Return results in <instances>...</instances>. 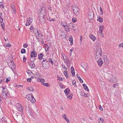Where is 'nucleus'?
Returning <instances> with one entry per match:
<instances>
[{
  "label": "nucleus",
  "mask_w": 123,
  "mask_h": 123,
  "mask_svg": "<svg viewBox=\"0 0 123 123\" xmlns=\"http://www.w3.org/2000/svg\"><path fill=\"white\" fill-rule=\"evenodd\" d=\"M98 47L96 48V54L95 56L96 59H97L102 55V50L100 46V45L98 44Z\"/></svg>",
  "instance_id": "nucleus-1"
},
{
  "label": "nucleus",
  "mask_w": 123,
  "mask_h": 123,
  "mask_svg": "<svg viewBox=\"0 0 123 123\" xmlns=\"http://www.w3.org/2000/svg\"><path fill=\"white\" fill-rule=\"evenodd\" d=\"M13 116L15 119L16 120L18 123H20L22 120L23 116L20 113H18V114L14 113Z\"/></svg>",
  "instance_id": "nucleus-2"
},
{
  "label": "nucleus",
  "mask_w": 123,
  "mask_h": 123,
  "mask_svg": "<svg viewBox=\"0 0 123 123\" xmlns=\"http://www.w3.org/2000/svg\"><path fill=\"white\" fill-rule=\"evenodd\" d=\"M33 31L37 39H38L39 38V37H42L43 36L42 34H40V32H39V31L38 29L36 28H33Z\"/></svg>",
  "instance_id": "nucleus-3"
},
{
  "label": "nucleus",
  "mask_w": 123,
  "mask_h": 123,
  "mask_svg": "<svg viewBox=\"0 0 123 123\" xmlns=\"http://www.w3.org/2000/svg\"><path fill=\"white\" fill-rule=\"evenodd\" d=\"M26 98L29 100L32 103H34L36 102V100L32 95L28 94L26 95Z\"/></svg>",
  "instance_id": "nucleus-4"
},
{
  "label": "nucleus",
  "mask_w": 123,
  "mask_h": 123,
  "mask_svg": "<svg viewBox=\"0 0 123 123\" xmlns=\"http://www.w3.org/2000/svg\"><path fill=\"white\" fill-rule=\"evenodd\" d=\"M43 10L44 8H40L39 10V11L40 12L38 14L39 15V20L41 21V20H42V19H43L44 18V15L43 14H42L41 13V12Z\"/></svg>",
  "instance_id": "nucleus-5"
},
{
  "label": "nucleus",
  "mask_w": 123,
  "mask_h": 123,
  "mask_svg": "<svg viewBox=\"0 0 123 123\" xmlns=\"http://www.w3.org/2000/svg\"><path fill=\"white\" fill-rule=\"evenodd\" d=\"M108 76L111 78H110V80L111 82H113L115 83L117 82V79H116L115 77L114 76H112L110 74H109Z\"/></svg>",
  "instance_id": "nucleus-6"
},
{
  "label": "nucleus",
  "mask_w": 123,
  "mask_h": 123,
  "mask_svg": "<svg viewBox=\"0 0 123 123\" xmlns=\"http://www.w3.org/2000/svg\"><path fill=\"white\" fill-rule=\"evenodd\" d=\"M15 106L17 109L21 113L23 112V108L21 106V105L19 103H17L15 105Z\"/></svg>",
  "instance_id": "nucleus-7"
},
{
  "label": "nucleus",
  "mask_w": 123,
  "mask_h": 123,
  "mask_svg": "<svg viewBox=\"0 0 123 123\" xmlns=\"http://www.w3.org/2000/svg\"><path fill=\"white\" fill-rule=\"evenodd\" d=\"M88 14V18L89 19H91L93 18L94 12L92 11H89Z\"/></svg>",
  "instance_id": "nucleus-8"
},
{
  "label": "nucleus",
  "mask_w": 123,
  "mask_h": 123,
  "mask_svg": "<svg viewBox=\"0 0 123 123\" xmlns=\"http://www.w3.org/2000/svg\"><path fill=\"white\" fill-rule=\"evenodd\" d=\"M74 12L77 15H78L79 14V9L77 6L75 7L73 10Z\"/></svg>",
  "instance_id": "nucleus-9"
},
{
  "label": "nucleus",
  "mask_w": 123,
  "mask_h": 123,
  "mask_svg": "<svg viewBox=\"0 0 123 123\" xmlns=\"http://www.w3.org/2000/svg\"><path fill=\"white\" fill-rule=\"evenodd\" d=\"M98 63L99 66L101 67L103 63V62L102 59L100 58L99 59L98 61Z\"/></svg>",
  "instance_id": "nucleus-10"
},
{
  "label": "nucleus",
  "mask_w": 123,
  "mask_h": 123,
  "mask_svg": "<svg viewBox=\"0 0 123 123\" xmlns=\"http://www.w3.org/2000/svg\"><path fill=\"white\" fill-rule=\"evenodd\" d=\"M37 55V53L36 52L34 51H32L31 53V58L33 57H36Z\"/></svg>",
  "instance_id": "nucleus-11"
},
{
  "label": "nucleus",
  "mask_w": 123,
  "mask_h": 123,
  "mask_svg": "<svg viewBox=\"0 0 123 123\" xmlns=\"http://www.w3.org/2000/svg\"><path fill=\"white\" fill-rule=\"evenodd\" d=\"M103 58L105 62L107 63L109 62V61L107 58V56L106 55H104L103 56Z\"/></svg>",
  "instance_id": "nucleus-12"
},
{
  "label": "nucleus",
  "mask_w": 123,
  "mask_h": 123,
  "mask_svg": "<svg viewBox=\"0 0 123 123\" xmlns=\"http://www.w3.org/2000/svg\"><path fill=\"white\" fill-rule=\"evenodd\" d=\"M30 60L31 62V66H30V67L31 68H34L35 67V64L33 63V62H35L34 60L32 61V60L31 59H30Z\"/></svg>",
  "instance_id": "nucleus-13"
},
{
  "label": "nucleus",
  "mask_w": 123,
  "mask_h": 123,
  "mask_svg": "<svg viewBox=\"0 0 123 123\" xmlns=\"http://www.w3.org/2000/svg\"><path fill=\"white\" fill-rule=\"evenodd\" d=\"M10 62H11L10 63H8V66H9V67H10L11 68H12V69L15 68V67L14 66H13V63H12V61L11 60Z\"/></svg>",
  "instance_id": "nucleus-14"
},
{
  "label": "nucleus",
  "mask_w": 123,
  "mask_h": 123,
  "mask_svg": "<svg viewBox=\"0 0 123 123\" xmlns=\"http://www.w3.org/2000/svg\"><path fill=\"white\" fill-rule=\"evenodd\" d=\"M89 37L90 38L92 39L93 41H94L96 39V37L92 34H90Z\"/></svg>",
  "instance_id": "nucleus-15"
},
{
  "label": "nucleus",
  "mask_w": 123,
  "mask_h": 123,
  "mask_svg": "<svg viewBox=\"0 0 123 123\" xmlns=\"http://www.w3.org/2000/svg\"><path fill=\"white\" fill-rule=\"evenodd\" d=\"M71 69V73L72 76H74L75 75V73L74 68L73 67H72Z\"/></svg>",
  "instance_id": "nucleus-16"
},
{
  "label": "nucleus",
  "mask_w": 123,
  "mask_h": 123,
  "mask_svg": "<svg viewBox=\"0 0 123 123\" xmlns=\"http://www.w3.org/2000/svg\"><path fill=\"white\" fill-rule=\"evenodd\" d=\"M2 95L3 96V97L4 98H6L7 96V94L4 92H3V91H2Z\"/></svg>",
  "instance_id": "nucleus-17"
},
{
  "label": "nucleus",
  "mask_w": 123,
  "mask_h": 123,
  "mask_svg": "<svg viewBox=\"0 0 123 123\" xmlns=\"http://www.w3.org/2000/svg\"><path fill=\"white\" fill-rule=\"evenodd\" d=\"M98 21L100 23H102L103 21V19L102 18L100 17V16H98V18L97 19Z\"/></svg>",
  "instance_id": "nucleus-18"
},
{
  "label": "nucleus",
  "mask_w": 123,
  "mask_h": 123,
  "mask_svg": "<svg viewBox=\"0 0 123 123\" xmlns=\"http://www.w3.org/2000/svg\"><path fill=\"white\" fill-rule=\"evenodd\" d=\"M69 41L70 42V44L72 45L73 44V39L72 37L71 36H70L69 38Z\"/></svg>",
  "instance_id": "nucleus-19"
},
{
  "label": "nucleus",
  "mask_w": 123,
  "mask_h": 123,
  "mask_svg": "<svg viewBox=\"0 0 123 123\" xmlns=\"http://www.w3.org/2000/svg\"><path fill=\"white\" fill-rule=\"evenodd\" d=\"M11 7L14 13H15V6L13 4H12L11 6Z\"/></svg>",
  "instance_id": "nucleus-20"
},
{
  "label": "nucleus",
  "mask_w": 123,
  "mask_h": 123,
  "mask_svg": "<svg viewBox=\"0 0 123 123\" xmlns=\"http://www.w3.org/2000/svg\"><path fill=\"white\" fill-rule=\"evenodd\" d=\"M83 86L85 90H86L87 91H89V89L86 85L83 84Z\"/></svg>",
  "instance_id": "nucleus-21"
},
{
  "label": "nucleus",
  "mask_w": 123,
  "mask_h": 123,
  "mask_svg": "<svg viewBox=\"0 0 123 123\" xmlns=\"http://www.w3.org/2000/svg\"><path fill=\"white\" fill-rule=\"evenodd\" d=\"M70 90L68 88H67L64 90V92L66 95L69 93L70 92Z\"/></svg>",
  "instance_id": "nucleus-22"
},
{
  "label": "nucleus",
  "mask_w": 123,
  "mask_h": 123,
  "mask_svg": "<svg viewBox=\"0 0 123 123\" xmlns=\"http://www.w3.org/2000/svg\"><path fill=\"white\" fill-rule=\"evenodd\" d=\"M37 80L38 81H39L40 82H44L45 81V80L43 79L42 78H38L37 79Z\"/></svg>",
  "instance_id": "nucleus-23"
},
{
  "label": "nucleus",
  "mask_w": 123,
  "mask_h": 123,
  "mask_svg": "<svg viewBox=\"0 0 123 123\" xmlns=\"http://www.w3.org/2000/svg\"><path fill=\"white\" fill-rule=\"evenodd\" d=\"M104 121V119L102 118H100L98 120L99 123H103Z\"/></svg>",
  "instance_id": "nucleus-24"
},
{
  "label": "nucleus",
  "mask_w": 123,
  "mask_h": 123,
  "mask_svg": "<svg viewBox=\"0 0 123 123\" xmlns=\"http://www.w3.org/2000/svg\"><path fill=\"white\" fill-rule=\"evenodd\" d=\"M43 55L42 53H40L38 55V57L39 59L41 60L42 59L43 57Z\"/></svg>",
  "instance_id": "nucleus-25"
},
{
  "label": "nucleus",
  "mask_w": 123,
  "mask_h": 123,
  "mask_svg": "<svg viewBox=\"0 0 123 123\" xmlns=\"http://www.w3.org/2000/svg\"><path fill=\"white\" fill-rule=\"evenodd\" d=\"M27 89L28 90L31 92H32L34 91L33 88L31 87L27 88Z\"/></svg>",
  "instance_id": "nucleus-26"
},
{
  "label": "nucleus",
  "mask_w": 123,
  "mask_h": 123,
  "mask_svg": "<svg viewBox=\"0 0 123 123\" xmlns=\"http://www.w3.org/2000/svg\"><path fill=\"white\" fill-rule=\"evenodd\" d=\"M61 24L62 26L65 27L66 26L67 23L63 21L62 22Z\"/></svg>",
  "instance_id": "nucleus-27"
},
{
  "label": "nucleus",
  "mask_w": 123,
  "mask_h": 123,
  "mask_svg": "<svg viewBox=\"0 0 123 123\" xmlns=\"http://www.w3.org/2000/svg\"><path fill=\"white\" fill-rule=\"evenodd\" d=\"M64 75H65L66 78H68V72L66 70L64 72Z\"/></svg>",
  "instance_id": "nucleus-28"
},
{
  "label": "nucleus",
  "mask_w": 123,
  "mask_h": 123,
  "mask_svg": "<svg viewBox=\"0 0 123 123\" xmlns=\"http://www.w3.org/2000/svg\"><path fill=\"white\" fill-rule=\"evenodd\" d=\"M1 26L3 30L5 31V30L4 29L5 24L4 23L2 22H1Z\"/></svg>",
  "instance_id": "nucleus-29"
},
{
  "label": "nucleus",
  "mask_w": 123,
  "mask_h": 123,
  "mask_svg": "<svg viewBox=\"0 0 123 123\" xmlns=\"http://www.w3.org/2000/svg\"><path fill=\"white\" fill-rule=\"evenodd\" d=\"M63 57L64 59V62L66 63H67L68 61V60L67 57L66 56L65 59L64 58V57Z\"/></svg>",
  "instance_id": "nucleus-30"
},
{
  "label": "nucleus",
  "mask_w": 123,
  "mask_h": 123,
  "mask_svg": "<svg viewBox=\"0 0 123 123\" xmlns=\"http://www.w3.org/2000/svg\"><path fill=\"white\" fill-rule=\"evenodd\" d=\"M43 83V85L49 87L50 86V85L48 83Z\"/></svg>",
  "instance_id": "nucleus-31"
},
{
  "label": "nucleus",
  "mask_w": 123,
  "mask_h": 123,
  "mask_svg": "<svg viewBox=\"0 0 123 123\" xmlns=\"http://www.w3.org/2000/svg\"><path fill=\"white\" fill-rule=\"evenodd\" d=\"M73 96V94H72L69 95L67 96V97L70 99H71L72 98V97Z\"/></svg>",
  "instance_id": "nucleus-32"
},
{
  "label": "nucleus",
  "mask_w": 123,
  "mask_h": 123,
  "mask_svg": "<svg viewBox=\"0 0 123 123\" xmlns=\"http://www.w3.org/2000/svg\"><path fill=\"white\" fill-rule=\"evenodd\" d=\"M26 52L25 49H23L21 50V54H24Z\"/></svg>",
  "instance_id": "nucleus-33"
},
{
  "label": "nucleus",
  "mask_w": 123,
  "mask_h": 123,
  "mask_svg": "<svg viewBox=\"0 0 123 123\" xmlns=\"http://www.w3.org/2000/svg\"><path fill=\"white\" fill-rule=\"evenodd\" d=\"M76 81L75 80H73L72 82V84L73 85H75L74 86L75 87H76L77 86L76 85Z\"/></svg>",
  "instance_id": "nucleus-34"
},
{
  "label": "nucleus",
  "mask_w": 123,
  "mask_h": 123,
  "mask_svg": "<svg viewBox=\"0 0 123 123\" xmlns=\"http://www.w3.org/2000/svg\"><path fill=\"white\" fill-rule=\"evenodd\" d=\"M27 20H28V21H29L30 23H31L33 21V19H32L31 18H29Z\"/></svg>",
  "instance_id": "nucleus-35"
},
{
  "label": "nucleus",
  "mask_w": 123,
  "mask_h": 123,
  "mask_svg": "<svg viewBox=\"0 0 123 123\" xmlns=\"http://www.w3.org/2000/svg\"><path fill=\"white\" fill-rule=\"evenodd\" d=\"M49 47L48 46H47L45 47V50L47 52V51L49 50Z\"/></svg>",
  "instance_id": "nucleus-36"
},
{
  "label": "nucleus",
  "mask_w": 123,
  "mask_h": 123,
  "mask_svg": "<svg viewBox=\"0 0 123 123\" xmlns=\"http://www.w3.org/2000/svg\"><path fill=\"white\" fill-rule=\"evenodd\" d=\"M72 20L73 22H75L76 21V19L74 17H73L72 18Z\"/></svg>",
  "instance_id": "nucleus-37"
},
{
  "label": "nucleus",
  "mask_w": 123,
  "mask_h": 123,
  "mask_svg": "<svg viewBox=\"0 0 123 123\" xmlns=\"http://www.w3.org/2000/svg\"><path fill=\"white\" fill-rule=\"evenodd\" d=\"M78 80H79L80 82L81 83H83V81L80 77H79V78H78Z\"/></svg>",
  "instance_id": "nucleus-38"
},
{
  "label": "nucleus",
  "mask_w": 123,
  "mask_h": 123,
  "mask_svg": "<svg viewBox=\"0 0 123 123\" xmlns=\"http://www.w3.org/2000/svg\"><path fill=\"white\" fill-rule=\"evenodd\" d=\"M49 60L50 62H51V64L52 65L53 64V62L51 58H49Z\"/></svg>",
  "instance_id": "nucleus-39"
},
{
  "label": "nucleus",
  "mask_w": 123,
  "mask_h": 123,
  "mask_svg": "<svg viewBox=\"0 0 123 123\" xmlns=\"http://www.w3.org/2000/svg\"><path fill=\"white\" fill-rule=\"evenodd\" d=\"M31 23H30L27 20V21L26 22V23L25 25L26 26H28Z\"/></svg>",
  "instance_id": "nucleus-40"
},
{
  "label": "nucleus",
  "mask_w": 123,
  "mask_h": 123,
  "mask_svg": "<svg viewBox=\"0 0 123 123\" xmlns=\"http://www.w3.org/2000/svg\"><path fill=\"white\" fill-rule=\"evenodd\" d=\"M62 67L63 69L65 70H67V68L63 64H62Z\"/></svg>",
  "instance_id": "nucleus-41"
},
{
  "label": "nucleus",
  "mask_w": 123,
  "mask_h": 123,
  "mask_svg": "<svg viewBox=\"0 0 123 123\" xmlns=\"http://www.w3.org/2000/svg\"><path fill=\"white\" fill-rule=\"evenodd\" d=\"M28 46L27 43H26L24 44L23 47L24 48H26Z\"/></svg>",
  "instance_id": "nucleus-42"
},
{
  "label": "nucleus",
  "mask_w": 123,
  "mask_h": 123,
  "mask_svg": "<svg viewBox=\"0 0 123 123\" xmlns=\"http://www.w3.org/2000/svg\"><path fill=\"white\" fill-rule=\"evenodd\" d=\"M71 23H69L68 24V25H67V27L69 28H71V26H72V25L70 24Z\"/></svg>",
  "instance_id": "nucleus-43"
},
{
  "label": "nucleus",
  "mask_w": 123,
  "mask_h": 123,
  "mask_svg": "<svg viewBox=\"0 0 123 123\" xmlns=\"http://www.w3.org/2000/svg\"><path fill=\"white\" fill-rule=\"evenodd\" d=\"M64 119L68 123H70V121H69V120L67 117L65 118Z\"/></svg>",
  "instance_id": "nucleus-44"
},
{
  "label": "nucleus",
  "mask_w": 123,
  "mask_h": 123,
  "mask_svg": "<svg viewBox=\"0 0 123 123\" xmlns=\"http://www.w3.org/2000/svg\"><path fill=\"white\" fill-rule=\"evenodd\" d=\"M100 12H101V14L102 15L103 14V10H102V9L101 7H100Z\"/></svg>",
  "instance_id": "nucleus-45"
},
{
  "label": "nucleus",
  "mask_w": 123,
  "mask_h": 123,
  "mask_svg": "<svg viewBox=\"0 0 123 123\" xmlns=\"http://www.w3.org/2000/svg\"><path fill=\"white\" fill-rule=\"evenodd\" d=\"M62 116L63 118H66V115L65 114H64L62 115Z\"/></svg>",
  "instance_id": "nucleus-46"
},
{
  "label": "nucleus",
  "mask_w": 123,
  "mask_h": 123,
  "mask_svg": "<svg viewBox=\"0 0 123 123\" xmlns=\"http://www.w3.org/2000/svg\"><path fill=\"white\" fill-rule=\"evenodd\" d=\"M99 109L101 111H102L103 110V109L102 108V107L101 106V105H99Z\"/></svg>",
  "instance_id": "nucleus-47"
},
{
  "label": "nucleus",
  "mask_w": 123,
  "mask_h": 123,
  "mask_svg": "<svg viewBox=\"0 0 123 123\" xmlns=\"http://www.w3.org/2000/svg\"><path fill=\"white\" fill-rule=\"evenodd\" d=\"M45 60H43L42 62V64L43 65L45 66Z\"/></svg>",
  "instance_id": "nucleus-48"
},
{
  "label": "nucleus",
  "mask_w": 123,
  "mask_h": 123,
  "mask_svg": "<svg viewBox=\"0 0 123 123\" xmlns=\"http://www.w3.org/2000/svg\"><path fill=\"white\" fill-rule=\"evenodd\" d=\"M27 80L28 82H30L31 81V78H28L27 79Z\"/></svg>",
  "instance_id": "nucleus-49"
},
{
  "label": "nucleus",
  "mask_w": 123,
  "mask_h": 123,
  "mask_svg": "<svg viewBox=\"0 0 123 123\" xmlns=\"http://www.w3.org/2000/svg\"><path fill=\"white\" fill-rule=\"evenodd\" d=\"M23 61L24 62H25L26 60V58H25V56H24L23 57Z\"/></svg>",
  "instance_id": "nucleus-50"
},
{
  "label": "nucleus",
  "mask_w": 123,
  "mask_h": 123,
  "mask_svg": "<svg viewBox=\"0 0 123 123\" xmlns=\"http://www.w3.org/2000/svg\"><path fill=\"white\" fill-rule=\"evenodd\" d=\"M104 28V26H103L101 25L99 27V29H103Z\"/></svg>",
  "instance_id": "nucleus-51"
},
{
  "label": "nucleus",
  "mask_w": 123,
  "mask_h": 123,
  "mask_svg": "<svg viewBox=\"0 0 123 123\" xmlns=\"http://www.w3.org/2000/svg\"><path fill=\"white\" fill-rule=\"evenodd\" d=\"M3 21V18L0 16V23L1 22H2Z\"/></svg>",
  "instance_id": "nucleus-52"
},
{
  "label": "nucleus",
  "mask_w": 123,
  "mask_h": 123,
  "mask_svg": "<svg viewBox=\"0 0 123 123\" xmlns=\"http://www.w3.org/2000/svg\"><path fill=\"white\" fill-rule=\"evenodd\" d=\"M10 79L9 78H7L6 79V82H8L10 80Z\"/></svg>",
  "instance_id": "nucleus-53"
},
{
  "label": "nucleus",
  "mask_w": 123,
  "mask_h": 123,
  "mask_svg": "<svg viewBox=\"0 0 123 123\" xmlns=\"http://www.w3.org/2000/svg\"><path fill=\"white\" fill-rule=\"evenodd\" d=\"M70 24L72 25V26H71V28L72 27L73 28L75 27V25L73 24L72 23H71Z\"/></svg>",
  "instance_id": "nucleus-54"
},
{
  "label": "nucleus",
  "mask_w": 123,
  "mask_h": 123,
  "mask_svg": "<svg viewBox=\"0 0 123 123\" xmlns=\"http://www.w3.org/2000/svg\"><path fill=\"white\" fill-rule=\"evenodd\" d=\"M119 47L120 48L121 47H122L123 48V45L122 43H121L119 45Z\"/></svg>",
  "instance_id": "nucleus-55"
},
{
  "label": "nucleus",
  "mask_w": 123,
  "mask_h": 123,
  "mask_svg": "<svg viewBox=\"0 0 123 123\" xmlns=\"http://www.w3.org/2000/svg\"><path fill=\"white\" fill-rule=\"evenodd\" d=\"M6 44V46L7 47H10L11 46L10 44Z\"/></svg>",
  "instance_id": "nucleus-56"
},
{
  "label": "nucleus",
  "mask_w": 123,
  "mask_h": 123,
  "mask_svg": "<svg viewBox=\"0 0 123 123\" xmlns=\"http://www.w3.org/2000/svg\"><path fill=\"white\" fill-rule=\"evenodd\" d=\"M99 33L100 34V35L101 36L103 37L104 36V35L103 33V32H99Z\"/></svg>",
  "instance_id": "nucleus-57"
},
{
  "label": "nucleus",
  "mask_w": 123,
  "mask_h": 123,
  "mask_svg": "<svg viewBox=\"0 0 123 123\" xmlns=\"http://www.w3.org/2000/svg\"><path fill=\"white\" fill-rule=\"evenodd\" d=\"M33 27L32 26H31L30 28V30H33Z\"/></svg>",
  "instance_id": "nucleus-58"
},
{
  "label": "nucleus",
  "mask_w": 123,
  "mask_h": 123,
  "mask_svg": "<svg viewBox=\"0 0 123 123\" xmlns=\"http://www.w3.org/2000/svg\"><path fill=\"white\" fill-rule=\"evenodd\" d=\"M82 36H80V42H81L82 41Z\"/></svg>",
  "instance_id": "nucleus-59"
},
{
  "label": "nucleus",
  "mask_w": 123,
  "mask_h": 123,
  "mask_svg": "<svg viewBox=\"0 0 123 123\" xmlns=\"http://www.w3.org/2000/svg\"><path fill=\"white\" fill-rule=\"evenodd\" d=\"M62 83L61 84H60V87L62 89L63 88V86L62 85H61L62 84Z\"/></svg>",
  "instance_id": "nucleus-60"
},
{
  "label": "nucleus",
  "mask_w": 123,
  "mask_h": 123,
  "mask_svg": "<svg viewBox=\"0 0 123 123\" xmlns=\"http://www.w3.org/2000/svg\"><path fill=\"white\" fill-rule=\"evenodd\" d=\"M103 29H100L99 30V32H103Z\"/></svg>",
  "instance_id": "nucleus-61"
},
{
  "label": "nucleus",
  "mask_w": 123,
  "mask_h": 123,
  "mask_svg": "<svg viewBox=\"0 0 123 123\" xmlns=\"http://www.w3.org/2000/svg\"><path fill=\"white\" fill-rule=\"evenodd\" d=\"M44 60H45V62H47V63H49V62L48 60H47L46 59H45Z\"/></svg>",
  "instance_id": "nucleus-62"
},
{
  "label": "nucleus",
  "mask_w": 123,
  "mask_h": 123,
  "mask_svg": "<svg viewBox=\"0 0 123 123\" xmlns=\"http://www.w3.org/2000/svg\"><path fill=\"white\" fill-rule=\"evenodd\" d=\"M76 77H77L78 78H79V77H80L79 76V75L78 74H77L76 75Z\"/></svg>",
  "instance_id": "nucleus-63"
},
{
  "label": "nucleus",
  "mask_w": 123,
  "mask_h": 123,
  "mask_svg": "<svg viewBox=\"0 0 123 123\" xmlns=\"http://www.w3.org/2000/svg\"><path fill=\"white\" fill-rule=\"evenodd\" d=\"M116 85L115 84H113V87L114 88L116 87Z\"/></svg>",
  "instance_id": "nucleus-64"
}]
</instances>
